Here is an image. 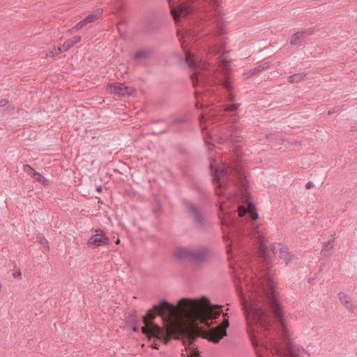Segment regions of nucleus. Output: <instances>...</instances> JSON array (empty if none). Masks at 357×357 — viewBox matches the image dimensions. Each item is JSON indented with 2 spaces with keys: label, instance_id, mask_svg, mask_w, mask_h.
Returning <instances> with one entry per match:
<instances>
[{
  "label": "nucleus",
  "instance_id": "27",
  "mask_svg": "<svg viewBox=\"0 0 357 357\" xmlns=\"http://www.w3.org/2000/svg\"><path fill=\"white\" fill-rule=\"evenodd\" d=\"M23 169L28 175L31 176L33 177L36 172V171L29 165H24L23 166Z\"/></svg>",
  "mask_w": 357,
  "mask_h": 357
},
{
  "label": "nucleus",
  "instance_id": "18",
  "mask_svg": "<svg viewBox=\"0 0 357 357\" xmlns=\"http://www.w3.org/2000/svg\"><path fill=\"white\" fill-rule=\"evenodd\" d=\"M81 40V37L75 36L70 39H68L67 41H66L62 46L59 47L58 48V52H56V54L68 51L69 49H70L73 46L78 43Z\"/></svg>",
  "mask_w": 357,
  "mask_h": 357
},
{
  "label": "nucleus",
  "instance_id": "20",
  "mask_svg": "<svg viewBox=\"0 0 357 357\" xmlns=\"http://www.w3.org/2000/svg\"><path fill=\"white\" fill-rule=\"evenodd\" d=\"M335 241V235L332 234L331 238L323 243L322 249L321 250V255L322 256L326 257L329 255L330 250L333 248V242Z\"/></svg>",
  "mask_w": 357,
  "mask_h": 357
},
{
  "label": "nucleus",
  "instance_id": "46",
  "mask_svg": "<svg viewBox=\"0 0 357 357\" xmlns=\"http://www.w3.org/2000/svg\"><path fill=\"white\" fill-rule=\"evenodd\" d=\"M195 327L196 326H192V328H193L192 329H195Z\"/></svg>",
  "mask_w": 357,
  "mask_h": 357
},
{
  "label": "nucleus",
  "instance_id": "10",
  "mask_svg": "<svg viewBox=\"0 0 357 357\" xmlns=\"http://www.w3.org/2000/svg\"><path fill=\"white\" fill-rule=\"evenodd\" d=\"M185 207L188 217L195 226L200 229H204L206 226V220L202 210L190 202H185Z\"/></svg>",
  "mask_w": 357,
  "mask_h": 357
},
{
  "label": "nucleus",
  "instance_id": "6",
  "mask_svg": "<svg viewBox=\"0 0 357 357\" xmlns=\"http://www.w3.org/2000/svg\"><path fill=\"white\" fill-rule=\"evenodd\" d=\"M211 169L213 174V180L216 183L215 194L218 196L229 195L232 192L228 190L227 182L229 180L234 183L238 180L241 187L246 189L245 178L243 174L236 167L230 165H223L218 168H213L211 163Z\"/></svg>",
  "mask_w": 357,
  "mask_h": 357
},
{
  "label": "nucleus",
  "instance_id": "44",
  "mask_svg": "<svg viewBox=\"0 0 357 357\" xmlns=\"http://www.w3.org/2000/svg\"><path fill=\"white\" fill-rule=\"evenodd\" d=\"M195 96H197L198 91H196L195 92Z\"/></svg>",
  "mask_w": 357,
  "mask_h": 357
},
{
  "label": "nucleus",
  "instance_id": "4",
  "mask_svg": "<svg viewBox=\"0 0 357 357\" xmlns=\"http://www.w3.org/2000/svg\"><path fill=\"white\" fill-rule=\"evenodd\" d=\"M194 0H168L171 9L172 16L176 23H178L180 18L187 17L193 13L195 7L190 3ZM208 7L203 8L199 13L197 17L199 18L200 24H204L212 20L213 27L222 31L223 20L221 16L220 9V2L218 0H208Z\"/></svg>",
  "mask_w": 357,
  "mask_h": 357
},
{
  "label": "nucleus",
  "instance_id": "22",
  "mask_svg": "<svg viewBox=\"0 0 357 357\" xmlns=\"http://www.w3.org/2000/svg\"><path fill=\"white\" fill-rule=\"evenodd\" d=\"M151 54V50H140L137 51L134 55V59L138 60L142 59H146Z\"/></svg>",
  "mask_w": 357,
  "mask_h": 357
},
{
  "label": "nucleus",
  "instance_id": "38",
  "mask_svg": "<svg viewBox=\"0 0 357 357\" xmlns=\"http://www.w3.org/2000/svg\"><path fill=\"white\" fill-rule=\"evenodd\" d=\"M163 121H164L163 119H158V120H154L153 122L155 123H158L163 122Z\"/></svg>",
  "mask_w": 357,
  "mask_h": 357
},
{
  "label": "nucleus",
  "instance_id": "30",
  "mask_svg": "<svg viewBox=\"0 0 357 357\" xmlns=\"http://www.w3.org/2000/svg\"><path fill=\"white\" fill-rule=\"evenodd\" d=\"M188 357H200L199 351L195 349H191Z\"/></svg>",
  "mask_w": 357,
  "mask_h": 357
},
{
  "label": "nucleus",
  "instance_id": "32",
  "mask_svg": "<svg viewBox=\"0 0 357 357\" xmlns=\"http://www.w3.org/2000/svg\"><path fill=\"white\" fill-rule=\"evenodd\" d=\"M340 109L339 107H335L332 110L328 111V114L330 115L331 114L338 112L340 111Z\"/></svg>",
  "mask_w": 357,
  "mask_h": 357
},
{
  "label": "nucleus",
  "instance_id": "40",
  "mask_svg": "<svg viewBox=\"0 0 357 357\" xmlns=\"http://www.w3.org/2000/svg\"><path fill=\"white\" fill-rule=\"evenodd\" d=\"M152 348H154V349H158V345L157 344H153L151 345Z\"/></svg>",
  "mask_w": 357,
  "mask_h": 357
},
{
  "label": "nucleus",
  "instance_id": "14",
  "mask_svg": "<svg viewBox=\"0 0 357 357\" xmlns=\"http://www.w3.org/2000/svg\"><path fill=\"white\" fill-rule=\"evenodd\" d=\"M238 217L249 218L252 221L256 220L259 215L252 203H249L246 208L243 206H238Z\"/></svg>",
  "mask_w": 357,
  "mask_h": 357
},
{
  "label": "nucleus",
  "instance_id": "12",
  "mask_svg": "<svg viewBox=\"0 0 357 357\" xmlns=\"http://www.w3.org/2000/svg\"><path fill=\"white\" fill-rule=\"evenodd\" d=\"M272 252L275 257L284 259L286 264H288L294 258V254L289 252V248L280 243L273 245Z\"/></svg>",
  "mask_w": 357,
  "mask_h": 357
},
{
  "label": "nucleus",
  "instance_id": "9",
  "mask_svg": "<svg viewBox=\"0 0 357 357\" xmlns=\"http://www.w3.org/2000/svg\"><path fill=\"white\" fill-rule=\"evenodd\" d=\"M217 132H218L220 140V143L228 141L232 144V146L236 149V152L240 150L241 148V145H240L241 142L240 139L241 130L235 126L230 125L222 127Z\"/></svg>",
  "mask_w": 357,
  "mask_h": 357
},
{
  "label": "nucleus",
  "instance_id": "39",
  "mask_svg": "<svg viewBox=\"0 0 357 357\" xmlns=\"http://www.w3.org/2000/svg\"><path fill=\"white\" fill-rule=\"evenodd\" d=\"M102 187H101L100 185H99V186H98V187L96 188V190H97V192H102Z\"/></svg>",
  "mask_w": 357,
  "mask_h": 357
},
{
  "label": "nucleus",
  "instance_id": "37",
  "mask_svg": "<svg viewBox=\"0 0 357 357\" xmlns=\"http://www.w3.org/2000/svg\"><path fill=\"white\" fill-rule=\"evenodd\" d=\"M213 129H214V128H211L210 130H208V133L209 137H210L211 138H213V132H215V131L213 130Z\"/></svg>",
  "mask_w": 357,
  "mask_h": 357
},
{
  "label": "nucleus",
  "instance_id": "11",
  "mask_svg": "<svg viewBox=\"0 0 357 357\" xmlns=\"http://www.w3.org/2000/svg\"><path fill=\"white\" fill-rule=\"evenodd\" d=\"M222 323L211 328L208 333V340L213 343H218L221 339L227 336V329L229 326L227 314H223Z\"/></svg>",
  "mask_w": 357,
  "mask_h": 357
},
{
  "label": "nucleus",
  "instance_id": "24",
  "mask_svg": "<svg viewBox=\"0 0 357 357\" xmlns=\"http://www.w3.org/2000/svg\"><path fill=\"white\" fill-rule=\"evenodd\" d=\"M339 298L340 302L345 306L346 308L350 310L352 307V304L351 303L350 298L345 295L344 293L339 294Z\"/></svg>",
  "mask_w": 357,
  "mask_h": 357
},
{
  "label": "nucleus",
  "instance_id": "29",
  "mask_svg": "<svg viewBox=\"0 0 357 357\" xmlns=\"http://www.w3.org/2000/svg\"><path fill=\"white\" fill-rule=\"evenodd\" d=\"M33 178L36 179L38 182L44 183L45 182V178L44 176H43L40 173L36 172V174L33 176Z\"/></svg>",
  "mask_w": 357,
  "mask_h": 357
},
{
  "label": "nucleus",
  "instance_id": "19",
  "mask_svg": "<svg viewBox=\"0 0 357 357\" xmlns=\"http://www.w3.org/2000/svg\"><path fill=\"white\" fill-rule=\"evenodd\" d=\"M215 116L214 113H210L208 116H206L204 114H201L199 116L200 125L202 129V131L204 130L208 129V125L211 123H213V119L212 117Z\"/></svg>",
  "mask_w": 357,
  "mask_h": 357
},
{
  "label": "nucleus",
  "instance_id": "3",
  "mask_svg": "<svg viewBox=\"0 0 357 357\" xmlns=\"http://www.w3.org/2000/svg\"><path fill=\"white\" fill-rule=\"evenodd\" d=\"M177 307L169 301L163 299L159 303L154 305L153 308L149 310L145 316L143 317L144 326L142 328V332L149 338L154 337L167 344L172 338L179 339L183 335L194 336L189 328L179 323H169V326L162 329L159 326L154 324L153 320L157 317H160L163 320L172 317Z\"/></svg>",
  "mask_w": 357,
  "mask_h": 357
},
{
  "label": "nucleus",
  "instance_id": "5",
  "mask_svg": "<svg viewBox=\"0 0 357 357\" xmlns=\"http://www.w3.org/2000/svg\"><path fill=\"white\" fill-rule=\"evenodd\" d=\"M178 304L185 305L189 317L195 321L205 323L216 319L222 314V305H212L208 297L203 296L200 298H182Z\"/></svg>",
  "mask_w": 357,
  "mask_h": 357
},
{
  "label": "nucleus",
  "instance_id": "31",
  "mask_svg": "<svg viewBox=\"0 0 357 357\" xmlns=\"http://www.w3.org/2000/svg\"><path fill=\"white\" fill-rule=\"evenodd\" d=\"M86 22H84V20L78 22L73 29L75 30H79L82 29L85 24Z\"/></svg>",
  "mask_w": 357,
  "mask_h": 357
},
{
  "label": "nucleus",
  "instance_id": "28",
  "mask_svg": "<svg viewBox=\"0 0 357 357\" xmlns=\"http://www.w3.org/2000/svg\"><path fill=\"white\" fill-rule=\"evenodd\" d=\"M224 111L225 112H233V111H235L238 109V104H232V105H224Z\"/></svg>",
  "mask_w": 357,
  "mask_h": 357
},
{
  "label": "nucleus",
  "instance_id": "13",
  "mask_svg": "<svg viewBox=\"0 0 357 357\" xmlns=\"http://www.w3.org/2000/svg\"><path fill=\"white\" fill-rule=\"evenodd\" d=\"M109 238L105 234L102 229H96V234L92 235L88 240V244L94 247L105 245L109 243Z\"/></svg>",
  "mask_w": 357,
  "mask_h": 357
},
{
  "label": "nucleus",
  "instance_id": "15",
  "mask_svg": "<svg viewBox=\"0 0 357 357\" xmlns=\"http://www.w3.org/2000/svg\"><path fill=\"white\" fill-rule=\"evenodd\" d=\"M107 89L112 93L118 95L119 96H131L135 91L132 88L125 86L122 83H114L107 86Z\"/></svg>",
  "mask_w": 357,
  "mask_h": 357
},
{
  "label": "nucleus",
  "instance_id": "47",
  "mask_svg": "<svg viewBox=\"0 0 357 357\" xmlns=\"http://www.w3.org/2000/svg\"><path fill=\"white\" fill-rule=\"evenodd\" d=\"M182 355H183V356H184V354H182ZM183 357H185V356H183Z\"/></svg>",
  "mask_w": 357,
  "mask_h": 357
},
{
  "label": "nucleus",
  "instance_id": "45",
  "mask_svg": "<svg viewBox=\"0 0 357 357\" xmlns=\"http://www.w3.org/2000/svg\"><path fill=\"white\" fill-rule=\"evenodd\" d=\"M201 26L200 24L197 25V29H199V26Z\"/></svg>",
  "mask_w": 357,
  "mask_h": 357
},
{
  "label": "nucleus",
  "instance_id": "21",
  "mask_svg": "<svg viewBox=\"0 0 357 357\" xmlns=\"http://www.w3.org/2000/svg\"><path fill=\"white\" fill-rule=\"evenodd\" d=\"M306 75H307V74L304 73L294 74L292 75H290L288 77V82L289 83L299 82L303 80L305 78Z\"/></svg>",
  "mask_w": 357,
  "mask_h": 357
},
{
  "label": "nucleus",
  "instance_id": "25",
  "mask_svg": "<svg viewBox=\"0 0 357 357\" xmlns=\"http://www.w3.org/2000/svg\"><path fill=\"white\" fill-rule=\"evenodd\" d=\"M102 10L98 9L95 13H93L84 19V22L86 23H90L94 22L98 17L102 14Z\"/></svg>",
  "mask_w": 357,
  "mask_h": 357
},
{
  "label": "nucleus",
  "instance_id": "8",
  "mask_svg": "<svg viewBox=\"0 0 357 357\" xmlns=\"http://www.w3.org/2000/svg\"><path fill=\"white\" fill-rule=\"evenodd\" d=\"M218 215L221 220L224 238L226 237V235H227V238H229V235L232 237H235L240 234L245 235L248 232V229L241 227L238 220H236L234 217H231V215L229 212H225L222 204L220 206V213Z\"/></svg>",
  "mask_w": 357,
  "mask_h": 357
},
{
  "label": "nucleus",
  "instance_id": "41",
  "mask_svg": "<svg viewBox=\"0 0 357 357\" xmlns=\"http://www.w3.org/2000/svg\"><path fill=\"white\" fill-rule=\"evenodd\" d=\"M231 251H232L231 248H229V249L227 250V253H228V255H231Z\"/></svg>",
  "mask_w": 357,
  "mask_h": 357
},
{
  "label": "nucleus",
  "instance_id": "42",
  "mask_svg": "<svg viewBox=\"0 0 357 357\" xmlns=\"http://www.w3.org/2000/svg\"><path fill=\"white\" fill-rule=\"evenodd\" d=\"M167 130H167V129H166V130H164L160 131L159 133H160V134L165 133V132H167Z\"/></svg>",
  "mask_w": 357,
  "mask_h": 357
},
{
  "label": "nucleus",
  "instance_id": "2",
  "mask_svg": "<svg viewBox=\"0 0 357 357\" xmlns=\"http://www.w3.org/2000/svg\"><path fill=\"white\" fill-rule=\"evenodd\" d=\"M178 36L184 53L183 56H179V59L181 63L186 64L188 68L193 72L190 75L192 86L195 88L202 84L212 86L218 83L227 91V94L225 96V101L235 102L236 97L232 93L234 87L230 82L229 71L231 69L225 61V54H222L218 57L219 71L216 73L214 67H211L210 64L207 63L202 53L197 51L192 46L188 47L189 43L192 40H198L199 36L195 29L187 31L185 35L182 37L179 36L178 32Z\"/></svg>",
  "mask_w": 357,
  "mask_h": 357
},
{
  "label": "nucleus",
  "instance_id": "26",
  "mask_svg": "<svg viewBox=\"0 0 357 357\" xmlns=\"http://www.w3.org/2000/svg\"><path fill=\"white\" fill-rule=\"evenodd\" d=\"M36 238L38 243L43 247L45 251L49 250L47 240L43 234H38L36 236Z\"/></svg>",
  "mask_w": 357,
  "mask_h": 357
},
{
  "label": "nucleus",
  "instance_id": "36",
  "mask_svg": "<svg viewBox=\"0 0 357 357\" xmlns=\"http://www.w3.org/2000/svg\"><path fill=\"white\" fill-rule=\"evenodd\" d=\"M13 275L14 278H18V277H20L21 275V272L20 271H17V272L14 273L13 274Z\"/></svg>",
  "mask_w": 357,
  "mask_h": 357
},
{
  "label": "nucleus",
  "instance_id": "7",
  "mask_svg": "<svg viewBox=\"0 0 357 357\" xmlns=\"http://www.w3.org/2000/svg\"><path fill=\"white\" fill-rule=\"evenodd\" d=\"M174 255L179 259H186L197 264H204L208 260L210 249L204 246L197 248L180 247L176 249Z\"/></svg>",
  "mask_w": 357,
  "mask_h": 357
},
{
  "label": "nucleus",
  "instance_id": "35",
  "mask_svg": "<svg viewBox=\"0 0 357 357\" xmlns=\"http://www.w3.org/2000/svg\"><path fill=\"white\" fill-rule=\"evenodd\" d=\"M314 186V184L312 181H309L306 183V188L307 189H310L312 188V187Z\"/></svg>",
  "mask_w": 357,
  "mask_h": 357
},
{
  "label": "nucleus",
  "instance_id": "23",
  "mask_svg": "<svg viewBox=\"0 0 357 357\" xmlns=\"http://www.w3.org/2000/svg\"><path fill=\"white\" fill-rule=\"evenodd\" d=\"M269 66H270L269 62H264L261 64H259L251 70V71H250L251 75H256L259 72H261L264 70L268 69L269 68Z\"/></svg>",
  "mask_w": 357,
  "mask_h": 357
},
{
  "label": "nucleus",
  "instance_id": "1",
  "mask_svg": "<svg viewBox=\"0 0 357 357\" xmlns=\"http://www.w3.org/2000/svg\"><path fill=\"white\" fill-rule=\"evenodd\" d=\"M259 246V255L264 264L261 275L257 278H250L239 281L241 287H237L241 298V303L245 315L248 331L253 347H257V337L259 333L264 335L275 331L273 319L277 322L279 333L285 341V351L273 342L271 351L277 357H300L303 349L294 344L289 339V331L283 317L278 292L275 289L274 274L271 268V255L266 246V238L263 232H254Z\"/></svg>",
  "mask_w": 357,
  "mask_h": 357
},
{
  "label": "nucleus",
  "instance_id": "34",
  "mask_svg": "<svg viewBox=\"0 0 357 357\" xmlns=\"http://www.w3.org/2000/svg\"><path fill=\"white\" fill-rule=\"evenodd\" d=\"M118 6H116V12L119 13L123 10V6L121 2L118 3Z\"/></svg>",
  "mask_w": 357,
  "mask_h": 357
},
{
  "label": "nucleus",
  "instance_id": "17",
  "mask_svg": "<svg viewBox=\"0 0 357 357\" xmlns=\"http://www.w3.org/2000/svg\"><path fill=\"white\" fill-rule=\"evenodd\" d=\"M311 34L309 30H304L295 33L291 38L290 44L296 45L303 42L308 36Z\"/></svg>",
  "mask_w": 357,
  "mask_h": 357
},
{
  "label": "nucleus",
  "instance_id": "16",
  "mask_svg": "<svg viewBox=\"0 0 357 357\" xmlns=\"http://www.w3.org/2000/svg\"><path fill=\"white\" fill-rule=\"evenodd\" d=\"M188 122L189 118L188 116H181L174 119L169 124V128L178 132L181 131Z\"/></svg>",
  "mask_w": 357,
  "mask_h": 357
},
{
  "label": "nucleus",
  "instance_id": "33",
  "mask_svg": "<svg viewBox=\"0 0 357 357\" xmlns=\"http://www.w3.org/2000/svg\"><path fill=\"white\" fill-rule=\"evenodd\" d=\"M8 103V100L6 98L0 100V107H4Z\"/></svg>",
  "mask_w": 357,
  "mask_h": 357
},
{
  "label": "nucleus",
  "instance_id": "43",
  "mask_svg": "<svg viewBox=\"0 0 357 357\" xmlns=\"http://www.w3.org/2000/svg\"><path fill=\"white\" fill-rule=\"evenodd\" d=\"M50 54H51L52 56H53L54 54V52H51Z\"/></svg>",
  "mask_w": 357,
  "mask_h": 357
}]
</instances>
